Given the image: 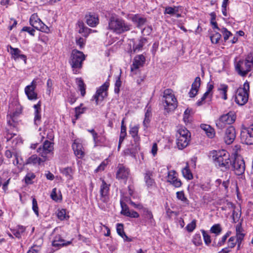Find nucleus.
<instances>
[{
    "instance_id": "nucleus-1",
    "label": "nucleus",
    "mask_w": 253,
    "mask_h": 253,
    "mask_svg": "<svg viewBox=\"0 0 253 253\" xmlns=\"http://www.w3.org/2000/svg\"><path fill=\"white\" fill-rule=\"evenodd\" d=\"M210 155L215 166L222 170L225 171L230 168L231 161L229 154L225 150H213L210 152Z\"/></svg>"
},
{
    "instance_id": "nucleus-2",
    "label": "nucleus",
    "mask_w": 253,
    "mask_h": 253,
    "mask_svg": "<svg viewBox=\"0 0 253 253\" xmlns=\"http://www.w3.org/2000/svg\"><path fill=\"white\" fill-rule=\"evenodd\" d=\"M131 27L130 24L121 18L112 16L109 20L108 29L118 34L129 31Z\"/></svg>"
},
{
    "instance_id": "nucleus-3",
    "label": "nucleus",
    "mask_w": 253,
    "mask_h": 253,
    "mask_svg": "<svg viewBox=\"0 0 253 253\" xmlns=\"http://www.w3.org/2000/svg\"><path fill=\"white\" fill-rule=\"evenodd\" d=\"M85 59V56L83 52L77 49H73L72 51L69 63L74 74L79 73L78 70L82 68L83 62Z\"/></svg>"
},
{
    "instance_id": "nucleus-4",
    "label": "nucleus",
    "mask_w": 253,
    "mask_h": 253,
    "mask_svg": "<svg viewBox=\"0 0 253 253\" xmlns=\"http://www.w3.org/2000/svg\"><path fill=\"white\" fill-rule=\"evenodd\" d=\"M163 101L165 103L164 104L165 111L168 114L174 111L177 106L176 98L171 89H167L164 90Z\"/></svg>"
},
{
    "instance_id": "nucleus-5",
    "label": "nucleus",
    "mask_w": 253,
    "mask_h": 253,
    "mask_svg": "<svg viewBox=\"0 0 253 253\" xmlns=\"http://www.w3.org/2000/svg\"><path fill=\"white\" fill-rule=\"evenodd\" d=\"M249 89L250 84L248 82L244 83L243 87H239L237 89L235 98L236 103L240 105H243L247 102Z\"/></svg>"
},
{
    "instance_id": "nucleus-6",
    "label": "nucleus",
    "mask_w": 253,
    "mask_h": 253,
    "mask_svg": "<svg viewBox=\"0 0 253 253\" xmlns=\"http://www.w3.org/2000/svg\"><path fill=\"white\" fill-rule=\"evenodd\" d=\"M241 140L242 143L247 145L253 144V123L249 126H242Z\"/></svg>"
},
{
    "instance_id": "nucleus-7",
    "label": "nucleus",
    "mask_w": 253,
    "mask_h": 253,
    "mask_svg": "<svg viewBox=\"0 0 253 253\" xmlns=\"http://www.w3.org/2000/svg\"><path fill=\"white\" fill-rule=\"evenodd\" d=\"M236 120V116L233 112L222 115L216 122V126L218 129H222L226 125H230L233 123Z\"/></svg>"
},
{
    "instance_id": "nucleus-8",
    "label": "nucleus",
    "mask_w": 253,
    "mask_h": 253,
    "mask_svg": "<svg viewBox=\"0 0 253 253\" xmlns=\"http://www.w3.org/2000/svg\"><path fill=\"white\" fill-rule=\"evenodd\" d=\"M53 150V143L45 140L42 144L37 149V152L39 155L43 158L42 162H44L47 160V155L52 153Z\"/></svg>"
},
{
    "instance_id": "nucleus-9",
    "label": "nucleus",
    "mask_w": 253,
    "mask_h": 253,
    "mask_svg": "<svg viewBox=\"0 0 253 253\" xmlns=\"http://www.w3.org/2000/svg\"><path fill=\"white\" fill-rule=\"evenodd\" d=\"M230 166L236 175H241L244 173L245 164L242 157L238 156L235 158Z\"/></svg>"
},
{
    "instance_id": "nucleus-10",
    "label": "nucleus",
    "mask_w": 253,
    "mask_h": 253,
    "mask_svg": "<svg viewBox=\"0 0 253 253\" xmlns=\"http://www.w3.org/2000/svg\"><path fill=\"white\" fill-rule=\"evenodd\" d=\"M235 70L241 76L245 77L251 71L252 68L247 60H241L235 63Z\"/></svg>"
},
{
    "instance_id": "nucleus-11",
    "label": "nucleus",
    "mask_w": 253,
    "mask_h": 253,
    "mask_svg": "<svg viewBox=\"0 0 253 253\" xmlns=\"http://www.w3.org/2000/svg\"><path fill=\"white\" fill-rule=\"evenodd\" d=\"M30 24L33 27L42 32L47 33L49 31L48 27L41 20L36 13L31 15Z\"/></svg>"
},
{
    "instance_id": "nucleus-12",
    "label": "nucleus",
    "mask_w": 253,
    "mask_h": 253,
    "mask_svg": "<svg viewBox=\"0 0 253 253\" xmlns=\"http://www.w3.org/2000/svg\"><path fill=\"white\" fill-rule=\"evenodd\" d=\"M109 85V83L105 82L97 90L95 94L93 97L94 99L95 100L96 105H98L100 101H103L104 98L107 96V91Z\"/></svg>"
},
{
    "instance_id": "nucleus-13",
    "label": "nucleus",
    "mask_w": 253,
    "mask_h": 253,
    "mask_svg": "<svg viewBox=\"0 0 253 253\" xmlns=\"http://www.w3.org/2000/svg\"><path fill=\"white\" fill-rule=\"evenodd\" d=\"M117 169L118 170L116 173L117 179L119 180H123L125 183H126L130 174L129 169L121 164L118 165Z\"/></svg>"
},
{
    "instance_id": "nucleus-14",
    "label": "nucleus",
    "mask_w": 253,
    "mask_h": 253,
    "mask_svg": "<svg viewBox=\"0 0 253 253\" xmlns=\"http://www.w3.org/2000/svg\"><path fill=\"white\" fill-rule=\"evenodd\" d=\"M147 40L145 38H141L140 39L135 40L132 39L130 42L132 43L131 47V43H130V48L129 51L130 54H134L142 49L143 45L146 43Z\"/></svg>"
},
{
    "instance_id": "nucleus-15",
    "label": "nucleus",
    "mask_w": 253,
    "mask_h": 253,
    "mask_svg": "<svg viewBox=\"0 0 253 253\" xmlns=\"http://www.w3.org/2000/svg\"><path fill=\"white\" fill-rule=\"evenodd\" d=\"M110 185L106 183L104 180H102V184L100 185V200L103 203H107L109 200V192Z\"/></svg>"
},
{
    "instance_id": "nucleus-16",
    "label": "nucleus",
    "mask_w": 253,
    "mask_h": 253,
    "mask_svg": "<svg viewBox=\"0 0 253 253\" xmlns=\"http://www.w3.org/2000/svg\"><path fill=\"white\" fill-rule=\"evenodd\" d=\"M37 86V83L33 80L30 85L25 88V92L29 100H36L37 99V93L35 90Z\"/></svg>"
},
{
    "instance_id": "nucleus-17",
    "label": "nucleus",
    "mask_w": 253,
    "mask_h": 253,
    "mask_svg": "<svg viewBox=\"0 0 253 253\" xmlns=\"http://www.w3.org/2000/svg\"><path fill=\"white\" fill-rule=\"evenodd\" d=\"M236 137V131L235 128L232 126H229L226 129L224 139L227 144H231Z\"/></svg>"
},
{
    "instance_id": "nucleus-18",
    "label": "nucleus",
    "mask_w": 253,
    "mask_h": 253,
    "mask_svg": "<svg viewBox=\"0 0 253 253\" xmlns=\"http://www.w3.org/2000/svg\"><path fill=\"white\" fill-rule=\"evenodd\" d=\"M145 62V57L142 54L136 56L133 61V63L131 65V71L133 72L135 70L139 69L143 66Z\"/></svg>"
},
{
    "instance_id": "nucleus-19",
    "label": "nucleus",
    "mask_w": 253,
    "mask_h": 253,
    "mask_svg": "<svg viewBox=\"0 0 253 253\" xmlns=\"http://www.w3.org/2000/svg\"><path fill=\"white\" fill-rule=\"evenodd\" d=\"M167 181L176 188L180 187L182 184L181 180L177 178L176 173L174 170L169 172Z\"/></svg>"
},
{
    "instance_id": "nucleus-20",
    "label": "nucleus",
    "mask_w": 253,
    "mask_h": 253,
    "mask_svg": "<svg viewBox=\"0 0 253 253\" xmlns=\"http://www.w3.org/2000/svg\"><path fill=\"white\" fill-rule=\"evenodd\" d=\"M141 211L142 212V216L144 218L143 220L145 222H147L151 225H153L155 222V220L152 212L146 208H143Z\"/></svg>"
},
{
    "instance_id": "nucleus-21",
    "label": "nucleus",
    "mask_w": 253,
    "mask_h": 253,
    "mask_svg": "<svg viewBox=\"0 0 253 253\" xmlns=\"http://www.w3.org/2000/svg\"><path fill=\"white\" fill-rule=\"evenodd\" d=\"M71 243V241H66L64 239L62 238L60 235H57L54 237L52 245L54 247L60 248L62 247L70 245Z\"/></svg>"
},
{
    "instance_id": "nucleus-22",
    "label": "nucleus",
    "mask_w": 253,
    "mask_h": 253,
    "mask_svg": "<svg viewBox=\"0 0 253 253\" xmlns=\"http://www.w3.org/2000/svg\"><path fill=\"white\" fill-rule=\"evenodd\" d=\"M201 85V79L199 77H197L194 82L193 83L191 86V89L189 92V95L190 97H195L199 90Z\"/></svg>"
},
{
    "instance_id": "nucleus-23",
    "label": "nucleus",
    "mask_w": 253,
    "mask_h": 253,
    "mask_svg": "<svg viewBox=\"0 0 253 253\" xmlns=\"http://www.w3.org/2000/svg\"><path fill=\"white\" fill-rule=\"evenodd\" d=\"M72 148L75 155L78 158L81 159L84 156V152L82 150L83 146L82 144L78 142L77 140H75L72 144Z\"/></svg>"
},
{
    "instance_id": "nucleus-24",
    "label": "nucleus",
    "mask_w": 253,
    "mask_h": 253,
    "mask_svg": "<svg viewBox=\"0 0 253 253\" xmlns=\"http://www.w3.org/2000/svg\"><path fill=\"white\" fill-rule=\"evenodd\" d=\"M41 102L40 101H39L37 104H35L34 105V108L35 109L34 122H35V124L37 126H38L40 124L41 119Z\"/></svg>"
},
{
    "instance_id": "nucleus-25",
    "label": "nucleus",
    "mask_w": 253,
    "mask_h": 253,
    "mask_svg": "<svg viewBox=\"0 0 253 253\" xmlns=\"http://www.w3.org/2000/svg\"><path fill=\"white\" fill-rule=\"evenodd\" d=\"M86 22L90 27H95L98 23V17L95 14L89 13L85 16Z\"/></svg>"
},
{
    "instance_id": "nucleus-26",
    "label": "nucleus",
    "mask_w": 253,
    "mask_h": 253,
    "mask_svg": "<svg viewBox=\"0 0 253 253\" xmlns=\"http://www.w3.org/2000/svg\"><path fill=\"white\" fill-rule=\"evenodd\" d=\"M190 138L177 137L176 144L179 149L182 150L189 144Z\"/></svg>"
},
{
    "instance_id": "nucleus-27",
    "label": "nucleus",
    "mask_w": 253,
    "mask_h": 253,
    "mask_svg": "<svg viewBox=\"0 0 253 253\" xmlns=\"http://www.w3.org/2000/svg\"><path fill=\"white\" fill-rule=\"evenodd\" d=\"M201 128L206 133L208 136L210 138H212L214 136L215 132L214 129L210 125L206 124H201Z\"/></svg>"
},
{
    "instance_id": "nucleus-28",
    "label": "nucleus",
    "mask_w": 253,
    "mask_h": 253,
    "mask_svg": "<svg viewBox=\"0 0 253 253\" xmlns=\"http://www.w3.org/2000/svg\"><path fill=\"white\" fill-rule=\"evenodd\" d=\"M152 173L150 171H146L145 173L144 179L148 187L152 186L155 184L154 180L152 178Z\"/></svg>"
},
{
    "instance_id": "nucleus-29",
    "label": "nucleus",
    "mask_w": 253,
    "mask_h": 253,
    "mask_svg": "<svg viewBox=\"0 0 253 253\" xmlns=\"http://www.w3.org/2000/svg\"><path fill=\"white\" fill-rule=\"evenodd\" d=\"M21 110L19 109H16L14 111L12 112H10L7 116V123L11 125V124L10 123V119L13 121L14 122L16 118L21 114Z\"/></svg>"
},
{
    "instance_id": "nucleus-30",
    "label": "nucleus",
    "mask_w": 253,
    "mask_h": 253,
    "mask_svg": "<svg viewBox=\"0 0 253 253\" xmlns=\"http://www.w3.org/2000/svg\"><path fill=\"white\" fill-rule=\"evenodd\" d=\"M43 160V158L42 159L39 158L37 157L36 155H33L31 157H30L26 161V164H40Z\"/></svg>"
},
{
    "instance_id": "nucleus-31",
    "label": "nucleus",
    "mask_w": 253,
    "mask_h": 253,
    "mask_svg": "<svg viewBox=\"0 0 253 253\" xmlns=\"http://www.w3.org/2000/svg\"><path fill=\"white\" fill-rule=\"evenodd\" d=\"M132 21L136 24L137 27L140 28L145 24L146 20L145 18L135 15L132 17Z\"/></svg>"
},
{
    "instance_id": "nucleus-32",
    "label": "nucleus",
    "mask_w": 253,
    "mask_h": 253,
    "mask_svg": "<svg viewBox=\"0 0 253 253\" xmlns=\"http://www.w3.org/2000/svg\"><path fill=\"white\" fill-rule=\"evenodd\" d=\"M228 86L225 84H221L218 88L219 91L220 95L221 98L224 100H226L227 98V92Z\"/></svg>"
},
{
    "instance_id": "nucleus-33",
    "label": "nucleus",
    "mask_w": 253,
    "mask_h": 253,
    "mask_svg": "<svg viewBox=\"0 0 253 253\" xmlns=\"http://www.w3.org/2000/svg\"><path fill=\"white\" fill-rule=\"evenodd\" d=\"M138 129L139 126H135L133 127H131L129 130V134L133 137L135 142L139 140V137L138 136Z\"/></svg>"
},
{
    "instance_id": "nucleus-34",
    "label": "nucleus",
    "mask_w": 253,
    "mask_h": 253,
    "mask_svg": "<svg viewBox=\"0 0 253 253\" xmlns=\"http://www.w3.org/2000/svg\"><path fill=\"white\" fill-rule=\"evenodd\" d=\"M60 172L64 175L67 180L73 179V170L71 168L67 167L60 169Z\"/></svg>"
},
{
    "instance_id": "nucleus-35",
    "label": "nucleus",
    "mask_w": 253,
    "mask_h": 253,
    "mask_svg": "<svg viewBox=\"0 0 253 253\" xmlns=\"http://www.w3.org/2000/svg\"><path fill=\"white\" fill-rule=\"evenodd\" d=\"M76 82L78 85V88L81 91L82 96H84L85 94V85L83 80L81 78H77Z\"/></svg>"
},
{
    "instance_id": "nucleus-36",
    "label": "nucleus",
    "mask_w": 253,
    "mask_h": 253,
    "mask_svg": "<svg viewBox=\"0 0 253 253\" xmlns=\"http://www.w3.org/2000/svg\"><path fill=\"white\" fill-rule=\"evenodd\" d=\"M190 133L188 130L185 127H182L177 131L176 137L190 138Z\"/></svg>"
},
{
    "instance_id": "nucleus-37",
    "label": "nucleus",
    "mask_w": 253,
    "mask_h": 253,
    "mask_svg": "<svg viewBox=\"0 0 253 253\" xmlns=\"http://www.w3.org/2000/svg\"><path fill=\"white\" fill-rule=\"evenodd\" d=\"M8 48L10 49L12 57L15 60L19 59V56L21 52V50L18 48H13L11 45H8Z\"/></svg>"
},
{
    "instance_id": "nucleus-38",
    "label": "nucleus",
    "mask_w": 253,
    "mask_h": 253,
    "mask_svg": "<svg viewBox=\"0 0 253 253\" xmlns=\"http://www.w3.org/2000/svg\"><path fill=\"white\" fill-rule=\"evenodd\" d=\"M234 210L232 212V219L234 223H236L237 221H239L241 215V210L240 208L239 209H237L236 211L235 210V209H233Z\"/></svg>"
},
{
    "instance_id": "nucleus-39",
    "label": "nucleus",
    "mask_w": 253,
    "mask_h": 253,
    "mask_svg": "<svg viewBox=\"0 0 253 253\" xmlns=\"http://www.w3.org/2000/svg\"><path fill=\"white\" fill-rule=\"evenodd\" d=\"M182 172L185 178L188 179H191L193 178L192 174L188 168V165L182 169Z\"/></svg>"
},
{
    "instance_id": "nucleus-40",
    "label": "nucleus",
    "mask_w": 253,
    "mask_h": 253,
    "mask_svg": "<svg viewBox=\"0 0 253 253\" xmlns=\"http://www.w3.org/2000/svg\"><path fill=\"white\" fill-rule=\"evenodd\" d=\"M176 194V198L178 200L181 201L184 203L188 204V200L185 197L184 192L183 191L177 192Z\"/></svg>"
},
{
    "instance_id": "nucleus-41",
    "label": "nucleus",
    "mask_w": 253,
    "mask_h": 253,
    "mask_svg": "<svg viewBox=\"0 0 253 253\" xmlns=\"http://www.w3.org/2000/svg\"><path fill=\"white\" fill-rule=\"evenodd\" d=\"M192 241L193 244L196 246L201 245L202 244V240L200 234H196L193 237Z\"/></svg>"
},
{
    "instance_id": "nucleus-42",
    "label": "nucleus",
    "mask_w": 253,
    "mask_h": 253,
    "mask_svg": "<svg viewBox=\"0 0 253 253\" xmlns=\"http://www.w3.org/2000/svg\"><path fill=\"white\" fill-rule=\"evenodd\" d=\"M212 93L211 94H208V92H205L203 96L202 97L200 100L197 101V105L198 106H201L203 104V102L206 100L207 98H209L210 100H211L212 97Z\"/></svg>"
},
{
    "instance_id": "nucleus-43",
    "label": "nucleus",
    "mask_w": 253,
    "mask_h": 253,
    "mask_svg": "<svg viewBox=\"0 0 253 253\" xmlns=\"http://www.w3.org/2000/svg\"><path fill=\"white\" fill-rule=\"evenodd\" d=\"M36 176L33 173H28L25 177V181L27 184H30L33 183V179L35 178Z\"/></svg>"
},
{
    "instance_id": "nucleus-44",
    "label": "nucleus",
    "mask_w": 253,
    "mask_h": 253,
    "mask_svg": "<svg viewBox=\"0 0 253 253\" xmlns=\"http://www.w3.org/2000/svg\"><path fill=\"white\" fill-rule=\"evenodd\" d=\"M178 11V8L176 7H172L170 6H168L166 7L164 14H169V15H173L175 14L176 12Z\"/></svg>"
},
{
    "instance_id": "nucleus-45",
    "label": "nucleus",
    "mask_w": 253,
    "mask_h": 253,
    "mask_svg": "<svg viewBox=\"0 0 253 253\" xmlns=\"http://www.w3.org/2000/svg\"><path fill=\"white\" fill-rule=\"evenodd\" d=\"M221 37V36L219 33L216 32L210 37L211 42L213 43H217L220 39Z\"/></svg>"
},
{
    "instance_id": "nucleus-46",
    "label": "nucleus",
    "mask_w": 253,
    "mask_h": 253,
    "mask_svg": "<svg viewBox=\"0 0 253 253\" xmlns=\"http://www.w3.org/2000/svg\"><path fill=\"white\" fill-rule=\"evenodd\" d=\"M211 231L212 233L218 235L221 232V228L219 224H217L213 225L211 228Z\"/></svg>"
},
{
    "instance_id": "nucleus-47",
    "label": "nucleus",
    "mask_w": 253,
    "mask_h": 253,
    "mask_svg": "<svg viewBox=\"0 0 253 253\" xmlns=\"http://www.w3.org/2000/svg\"><path fill=\"white\" fill-rule=\"evenodd\" d=\"M57 216L60 220H63L66 218V212L65 209L58 211Z\"/></svg>"
},
{
    "instance_id": "nucleus-48",
    "label": "nucleus",
    "mask_w": 253,
    "mask_h": 253,
    "mask_svg": "<svg viewBox=\"0 0 253 253\" xmlns=\"http://www.w3.org/2000/svg\"><path fill=\"white\" fill-rule=\"evenodd\" d=\"M32 209L37 216H39V208L36 199L34 198L32 200Z\"/></svg>"
},
{
    "instance_id": "nucleus-49",
    "label": "nucleus",
    "mask_w": 253,
    "mask_h": 253,
    "mask_svg": "<svg viewBox=\"0 0 253 253\" xmlns=\"http://www.w3.org/2000/svg\"><path fill=\"white\" fill-rule=\"evenodd\" d=\"M204 242L207 245H210L211 243L210 236L204 230H202Z\"/></svg>"
},
{
    "instance_id": "nucleus-50",
    "label": "nucleus",
    "mask_w": 253,
    "mask_h": 253,
    "mask_svg": "<svg viewBox=\"0 0 253 253\" xmlns=\"http://www.w3.org/2000/svg\"><path fill=\"white\" fill-rule=\"evenodd\" d=\"M121 206L122 208L121 213L126 216V215L127 214L126 213L130 211L127 206L125 203L123 202L122 201H121Z\"/></svg>"
},
{
    "instance_id": "nucleus-51",
    "label": "nucleus",
    "mask_w": 253,
    "mask_h": 253,
    "mask_svg": "<svg viewBox=\"0 0 253 253\" xmlns=\"http://www.w3.org/2000/svg\"><path fill=\"white\" fill-rule=\"evenodd\" d=\"M122 82L120 80V75L118 76L115 84V92L118 93L120 91V87L121 86Z\"/></svg>"
},
{
    "instance_id": "nucleus-52",
    "label": "nucleus",
    "mask_w": 253,
    "mask_h": 253,
    "mask_svg": "<svg viewBox=\"0 0 253 253\" xmlns=\"http://www.w3.org/2000/svg\"><path fill=\"white\" fill-rule=\"evenodd\" d=\"M220 31L223 35L225 41H227L229 39V37L232 35L231 33L228 31L225 28L221 29Z\"/></svg>"
},
{
    "instance_id": "nucleus-53",
    "label": "nucleus",
    "mask_w": 253,
    "mask_h": 253,
    "mask_svg": "<svg viewBox=\"0 0 253 253\" xmlns=\"http://www.w3.org/2000/svg\"><path fill=\"white\" fill-rule=\"evenodd\" d=\"M117 232L118 234L121 236L122 237L123 235H125V233L124 231V226L122 223H118L117 225Z\"/></svg>"
},
{
    "instance_id": "nucleus-54",
    "label": "nucleus",
    "mask_w": 253,
    "mask_h": 253,
    "mask_svg": "<svg viewBox=\"0 0 253 253\" xmlns=\"http://www.w3.org/2000/svg\"><path fill=\"white\" fill-rule=\"evenodd\" d=\"M221 209L222 211H225L228 209L230 210L233 209H236V207L232 203L226 201L225 203V205L224 207H221Z\"/></svg>"
},
{
    "instance_id": "nucleus-55",
    "label": "nucleus",
    "mask_w": 253,
    "mask_h": 253,
    "mask_svg": "<svg viewBox=\"0 0 253 253\" xmlns=\"http://www.w3.org/2000/svg\"><path fill=\"white\" fill-rule=\"evenodd\" d=\"M196 220H193L192 222L189 223L186 227V229L189 232H192L196 228Z\"/></svg>"
},
{
    "instance_id": "nucleus-56",
    "label": "nucleus",
    "mask_w": 253,
    "mask_h": 253,
    "mask_svg": "<svg viewBox=\"0 0 253 253\" xmlns=\"http://www.w3.org/2000/svg\"><path fill=\"white\" fill-rule=\"evenodd\" d=\"M85 109L84 108H82V105L78 107L75 108V116L77 119L79 117V116L84 113Z\"/></svg>"
},
{
    "instance_id": "nucleus-57",
    "label": "nucleus",
    "mask_w": 253,
    "mask_h": 253,
    "mask_svg": "<svg viewBox=\"0 0 253 253\" xmlns=\"http://www.w3.org/2000/svg\"><path fill=\"white\" fill-rule=\"evenodd\" d=\"M245 59L253 69V52L248 54Z\"/></svg>"
},
{
    "instance_id": "nucleus-58",
    "label": "nucleus",
    "mask_w": 253,
    "mask_h": 253,
    "mask_svg": "<svg viewBox=\"0 0 253 253\" xmlns=\"http://www.w3.org/2000/svg\"><path fill=\"white\" fill-rule=\"evenodd\" d=\"M228 247L231 248H233L236 245V241H235V237H231L228 241Z\"/></svg>"
},
{
    "instance_id": "nucleus-59",
    "label": "nucleus",
    "mask_w": 253,
    "mask_h": 253,
    "mask_svg": "<svg viewBox=\"0 0 253 253\" xmlns=\"http://www.w3.org/2000/svg\"><path fill=\"white\" fill-rule=\"evenodd\" d=\"M244 230L242 227L241 222L238 223L236 226V235H240L244 234L243 233Z\"/></svg>"
},
{
    "instance_id": "nucleus-60",
    "label": "nucleus",
    "mask_w": 253,
    "mask_h": 253,
    "mask_svg": "<svg viewBox=\"0 0 253 253\" xmlns=\"http://www.w3.org/2000/svg\"><path fill=\"white\" fill-rule=\"evenodd\" d=\"M126 213L127 214L126 216L131 218H138L139 216V214L136 211H130Z\"/></svg>"
},
{
    "instance_id": "nucleus-61",
    "label": "nucleus",
    "mask_w": 253,
    "mask_h": 253,
    "mask_svg": "<svg viewBox=\"0 0 253 253\" xmlns=\"http://www.w3.org/2000/svg\"><path fill=\"white\" fill-rule=\"evenodd\" d=\"M22 31L27 32L33 36L35 35V30L29 27H24L22 29Z\"/></svg>"
},
{
    "instance_id": "nucleus-62",
    "label": "nucleus",
    "mask_w": 253,
    "mask_h": 253,
    "mask_svg": "<svg viewBox=\"0 0 253 253\" xmlns=\"http://www.w3.org/2000/svg\"><path fill=\"white\" fill-rule=\"evenodd\" d=\"M50 196L51 199L55 201H57L58 200L60 199L57 195L56 189L55 188L52 189Z\"/></svg>"
},
{
    "instance_id": "nucleus-63",
    "label": "nucleus",
    "mask_w": 253,
    "mask_h": 253,
    "mask_svg": "<svg viewBox=\"0 0 253 253\" xmlns=\"http://www.w3.org/2000/svg\"><path fill=\"white\" fill-rule=\"evenodd\" d=\"M76 43L80 46V48H82L84 45V39L82 38H80L76 40Z\"/></svg>"
},
{
    "instance_id": "nucleus-64",
    "label": "nucleus",
    "mask_w": 253,
    "mask_h": 253,
    "mask_svg": "<svg viewBox=\"0 0 253 253\" xmlns=\"http://www.w3.org/2000/svg\"><path fill=\"white\" fill-rule=\"evenodd\" d=\"M129 204L132 206L134 208L142 210L143 209V206L139 204H135L134 202L132 201L131 200L129 201Z\"/></svg>"
}]
</instances>
